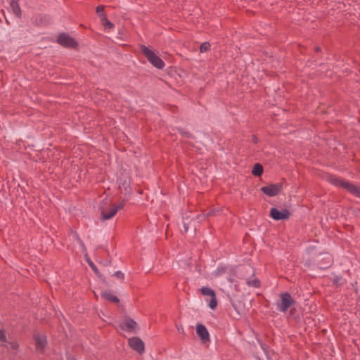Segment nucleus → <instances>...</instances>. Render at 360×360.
Returning <instances> with one entry per match:
<instances>
[{
    "label": "nucleus",
    "mask_w": 360,
    "mask_h": 360,
    "mask_svg": "<svg viewBox=\"0 0 360 360\" xmlns=\"http://www.w3.org/2000/svg\"><path fill=\"white\" fill-rule=\"evenodd\" d=\"M264 172L263 167L261 164L257 163L254 165L252 174L255 176H260Z\"/></svg>",
    "instance_id": "obj_14"
},
{
    "label": "nucleus",
    "mask_w": 360,
    "mask_h": 360,
    "mask_svg": "<svg viewBox=\"0 0 360 360\" xmlns=\"http://www.w3.org/2000/svg\"><path fill=\"white\" fill-rule=\"evenodd\" d=\"M217 297H216V295H215L214 297H211V300L209 303V307L212 309H214L217 307Z\"/></svg>",
    "instance_id": "obj_20"
},
{
    "label": "nucleus",
    "mask_w": 360,
    "mask_h": 360,
    "mask_svg": "<svg viewBox=\"0 0 360 360\" xmlns=\"http://www.w3.org/2000/svg\"><path fill=\"white\" fill-rule=\"evenodd\" d=\"M89 265L92 267V265H94V264L92 262H90Z\"/></svg>",
    "instance_id": "obj_25"
},
{
    "label": "nucleus",
    "mask_w": 360,
    "mask_h": 360,
    "mask_svg": "<svg viewBox=\"0 0 360 360\" xmlns=\"http://www.w3.org/2000/svg\"><path fill=\"white\" fill-rule=\"evenodd\" d=\"M196 333L203 342H206L210 340V335L205 326L198 324L196 326Z\"/></svg>",
    "instance_id": "obj_9"
},
{
    "label": "nucleus",
    "mask_w": 360,
    "mask_h": 360,
    "mask_svg": "<svg viewBox=\"0 0 360 360\" xmlns=\"http://www.w3.org/2000/svg\"><path fill=\"white\" fill-rule=\"evenodd\" d=\"M104 6L102 5H99L96 7V13L99 14V15L102 13H103Z\"/></svg>",
    "instance_id": "obj_22"
},
{
    "label": "nucleus",
    "mask_w": 360,
    "mask_h": 360,
    "mask_svg": "<svg viewBox=\"0 0 360 360\" xmlns=\"http://www.w3.org/2000/svg\"><path fill=\"white\" fill-rule=\"evenodd\" d=\"M179 132L184 136H186V137H191V134L188 131L179 129Z\"/></svg>",
    "instance_id": "obj_23"
},
{
    "label": "nucleus",
    "mask_w": 360,
    "mask_h": 360,
    "mask_svg": "<svg viewBox=\"0 0 360 360\" xmlns=\"http://www.w3.org/2000/svg\"><path fill=\"white\" fill-rule=\"evenodd\" d=\"M316 51H319V48H316Z\"/></svg>",
    "instance_id": "obj_26"
},
{
    "label": "nucleus",
    "mask_w": 360,
    "mask_h": 360,
    "mask_svg": "<svg viewBox=\"0 0 360 360\" xmlns=\"http://www.w3.org/2000/svg\"><path fill=\"white\" fill-rule=\"evenodd\" d=\"M280 297L281 300V302L277 304L278 309L281 311L285 312L294 304V300L288 292L281 293Z\"/></svg>",
    "instance_id": "obj_3"
},
{
    "label": "nucleus",
    "mask_w": 360,
    "mask_h": 360,
    "mask_svg": "<svg viewBox=\"0 0 360 360\" xmlns=\"http://www.w3.org/2000/svg\"><path fill=\"white\" fill-rule=\"evenodd\" d=\"M114 276H116L118 279H120L121 281H123L124 278V274L122 273L121 271L115 272Z\"/></svg>",
    "instance_id": "obj_21"
},
{
    "label": "nucleus",
    "mask_w": 360,
    "mask_h": 360,
    "mask_svg": "<svg viewBox=\"0 0 360 360\" xmlns=\"http://www.w3.org/2000/svg\"><path fill=\"white\" fill-rule=\"evenodd\" d=\"M36 349L42 352L46 345V338L42 335H37L34 337Z\"/></svg>",
    "instance_id": "obj_10"
},
{
    "label": "nucleus",
    "mask_w": 360,
    "mask_h": 360,
    "mask_svg": "<svg viewBox=\"0 0 360 360\" xmlns=\"http://www.w3.org/2000/svg\"><path fill=\"white\" fill-rule=\"evenodd\" d=\"M124 205V202H120L118 205H110L109 210H103L101 211V219L102 220L105 221V220H108V219H111L112 217H113L116 213L117 212V211L119 210H121L123 208Z\"/></svg>",
    "instance_id": "obj_4"
},
{
    "label": "nucleus",
    "mask_w": 360,
    "mask_h": 360,
    "mask_svg": "<svg viewBox=\"0 0 360 360\" xmlns=\"http://www.w3.org/2000/svg\"><path fill=\"white\" fill-rule=\"evenodd\" d=\"M282 188L281 184H276L263 186L261 188V191L266 195L272 197L278 195L282 191Z\"/></svg>",
    "instance_id": "obj_6"
},
{
    "label": "nucleus",
    "mask_w": 360,
    "mask_h": 360,
    "mask_svg": "<svg viewBox=\"0 0 360 360\" xmlns=\"http://www.w3.org/2000/svg\"><path fill=\"white\" fill-rule=\"evenodd\" d=\"M101 297L106 300H108L112 302L117 303L119 302V299L115 295H112L110 292H103L101 293Z\"/></svg>",
    "instance_id": "obj_13"
},
{
    "label": "nucleus",
    "mask_w": 360,
    "mask_h": 360,
    "mask_svg": "<svg viewBox=\"0 0 360 360\" xmlns=\"http://www.w3.org/2000/svg\"><path fill=\"white\" fill-rule=\"evenodd\" d=\"M0 342L7 348L16 349L18 345L15 342H7L6 332L3 329L0 330Z\"/></svg>",
    "instance_id": "obj_11"
},
{
    "label": "nucleus",
    "mask_w": 360,
    "mask_h": 360,
    "mask_svg": "<svg viewBox=\"0 0 360 360\" xmlns=\"http://www.w3.org/2000/svg\"><path fill=\"white\" fill-rule=\"evenodd\" d=\"M129 345L133 349H134L139 354H142L144 352V343L139 338L134 337L129 339Z\"/></svg>",
    "instance_id": "obj_8"
},
{
    "label": "nucleus",
    "mask_w": 360,
    "mask_h": 360,
    "mask_svg": "<svg viewBox=\"0 0 360 360\" xmlns=\"http://www.w3.org/2000/svg\"><path fill=\"white\" fill-rule=\"evenodd\" d=\"M136 326V323L130 319L124 320L121 323V328L122 330L131 331L134 330Z\"/></svg>",
    "instance_id": "obj_12"
},
{
    "label": "nucleus",
    "mask_w": 360,
    "mask_h": 360,
    "mask_svg": "<svg viewBox=\"0 0 360 360\" xmlns=\"http://www.w3.org/2000/svg\"><path fill=\"white\" fill-rule=\"evenodd\" d=\"M247 284L250 287L259 288L260 285V282L258 279L255 278L252 280H248L247 281Z\"/></svg>",
    "instance_id": "obj_18"
},
{
    "label": "nucleus",
    "mask_w": 360,
    "mask_h": 360,
    "mask_svg": "<svg viewBox=\"0 0 360 360\" xmlns=\"http://www.w3.org/2000/svg\"><path fill=\"white\" fill-rule=\"evenodd\" d=\"M69 360H75V359H70Z\"/></svg>",
    "instance_id": "obj_27"
},
{
    "label": "nucleus",
    "mask_w": 360,
    "mask_h": 360,
    "mask_svg": "<svg viewBox=\"0 0 360 360\" xmlns=\"http://www.w3.org/2000/svg\"><path fill=\"white\" fill-rule=\"evenodd\" d=\"M100 18L101 20L103 22L105 29H112L114 27V25L107 19V17L104 13L101 14Z\"/></svg>",
    "instance_id": "obj_15"
},
{
    "label": "nucleus",
    "mask_w": 360,
    "mask_h": 360,
    "mask_svg": "<svg viewBox=\"0 0 360 360\" xmlns=\"http://www.w3.org/2000/svg\"><path fill=\"white\" fill-rule=\"evenodd\" d=\"M11 6L15 15L18 17H20L21 15V10L18 4L16 1H12L11 2Z\"/></svg>",
    "instance_id": "obj_16"
},
{
    "label": "nucleus",
    "mask_w": 360,
    "mask_h": 360,
    "mask_svg": "<svg viewBox=\"0 0 360 360\" xmlns=\"http://www.w3.org/2000/svg\"><path fill=\"white\" fill-rule=\"evenodd\" d=\"M92 269H93L95 271H96V267L94 266V265H92Z\"/></svg>",
    "instance_id": "obj_24"
},
{
    "label": "nucleus",
    "mask_w": 360,
    "mask_h": 360,
    "mask_svg": "<svg viewBox=\"0 0 360 360\" xmlns=\"http://www.w3.org/2000/svg\"><path fill=\"white\" fill-rule=\"evenodd\" d=\"M200 292H201V293L203 295H205V296H210L211 297H214V295H216L214 291L212 289H211L210 288H208V287H202V288H201Z\"/></svg>",
    "instance_id": "obj_17"
},
{
    "label": "nucleus",
    "mask_w": 360,
    "mask_h": 360,
    "mask_svg": "<svg viewBox=\"0 0 360 360\" xmlns=\"http://www.w3.org/2000/svg\"><path fill=\"white\" fill-rule=\"evenodd\" d=\"M290 216V212L287 209H284L281 211L276 208H271L270 210V217L274 220H285L288 219Z\"/></svg>",
    "instance_id": "obj_7"
},
{
    "label": "nucleus",
    "mask_w": 360,
    "mask_h": 360,
    "mask_svg": "<svg viewBox=\"0 0 360 360\" xmlns=\"http://www.w3.org/2000/svg\"><path fill=\"white\" fill-rule=\"evenodd\" d=\"M326 178L331 184L337 187L342 188L351 194L360 198V186H356L348 181L331 174H328Z\"/></svg>",
    "instance_id": "obj_1"
},
{
    "label": "nucleus",
    "mask_w": 360,
    "mask_h": 360,
    "mask_svg": "<svg viewBox=\"0 0 360 360\" xmlns=\"http://www.w3.org/2000/svg\"><path fill=\"white\" fill-rule=\"evenodd\" d=\"M141 51L143 55L147 58L148 60L158 69L162 70L164 68L165 64V62L157 56L152 50L148 49L145 45H141Z\"/></svg>",
    "instance_id": "obj_2"
},
{
    "label": "nucleus",
    "mask_w": 360,
    "mask_h": 360,
    "mask_svg": "<svg viewBox=\"0 0 360 360\" xmlns=\"http://www.w3.org/2000/svg\"><path fill=\"white\" fill-rule=\"evenodd\" d=\"M57 41L59 44L67 48H75L77 46V41L67 34H61L58 36Z\"/></svg>",
    "instance_id": "obj_5"
},
{
    "label": "nucleus",
    "mask_w": 360,
    "mask_h": 360,
    "mask_svg": "<svg viewBox=\"0 0 360 360\" xmlns=\"http://www.w3.org/2000/svg\"><path fill=\"white\" fill-rule=\"evenodd\" d=\"M210 48V44L208 42H204L202 43L200 46V52L204 53L208 51Z\"/></svg>",
    "instance_id": "obj_19"
}]
</instances>
